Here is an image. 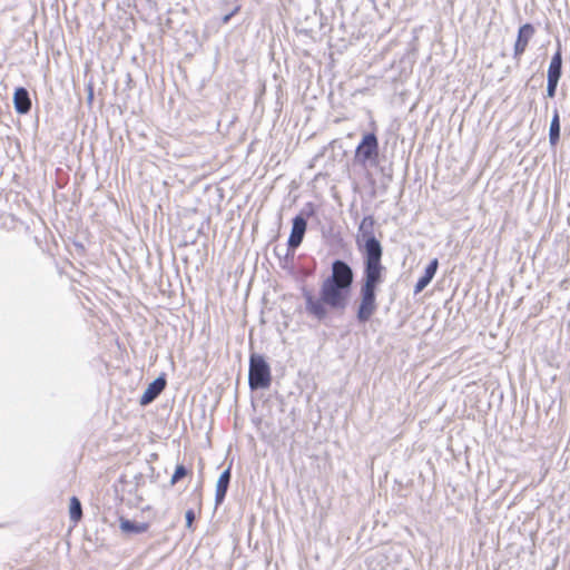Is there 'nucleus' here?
Returning <instances> with one entry per match:
<instances>
[{"instance_id": "nucleus-15", "label": "nucleus", "mask_w": 570, "mask_h": 570, "mask_svg": "<svg viewBox=\"0 0 570 570\" xmlns=\"http://www.w3.org/2000/svg\"><path fill=\"white\" fill-rule=\"evenodd\" d=\"M188 474V470L185 465L178 464L171 475L170 483L175 484Z\"/></svg>"}, {"instance_id": "nucleus-13", "label": "nucleus", "mask_w": 570, "mask_h": 570, "mask_svg": "<svg viewBox=\"0 0 570 570\" xmlns=\"http://www.w3.org/2000/svg\"><path fill=\"white\" fill-rule=\"evenodd\" d=\"M560 139V116L557 108L553 110V116L549 128V142L556 146Z\"/></svg>"}, {"instance_id": "nucleus-2", "label": "nucleus", "mask_w": 570, "mask_h": 570, "mask_svg": "<svg viewBox=\"0 0 570 570\" xmlns=\"http://www.w3.org/2000/svg\"><path fill=\"white\" fill-rule=\"evenodd\" d=\"M354 282L352 267L343 259H335L331 265V275L321 284L320 297L304 289L306 312L318 321L327 316V307L343 311L347 306L348 296Z\"/></svg>"}, {"instance_id": "nucleus-14", "label": "nucleus", "mask_w": 570, "mask_h": 570, "mask_svg": "<svg viewBox=\"0 0 570 570\" xmlns=\"http://www.w3.org/2000/svg\"><path fill=\"white\" fill-rule=\"evenodd\" d=\"M69 514L70 519L75 522H78L82 517V507L80 501L76 497H72L70 499Z\"/></svg>"}, {"instance_id": "nucleus-20", "label": "nucleus", "mask_w": 570, "mask_h": 570, "mask_svg": "<svg viewBox=\"0 0 570 570\" xmlns=\"http://www.w3.org/2000/svg\"><path fill=\"white\" fill-rule=\"evenodd\" d=\"M275 254H276L278 257H281L282 252H278V250H277V248H275Z\"/></svg>"}, {"instance_id": "nucleus-5", "label": "nucleus", "mask_w": 570, "mask_h": 570, "mask_svg": "<svg viewBox=\"0 0 570 570\" xmlns=\"http://www.w3.org/2000/svg\"><path fill=\"white\" fill-rule=\"evenodd\" d=\"M307 228V222L303 215H296L292 220V229L287 240L285 258H293L294 250L302 244Z\"/></svg>"}, {"instance_id": "nucleus-8", "label": "nucleus", "mask_w": 570, "mask_h": 570, "mask_svg": "<svg viewBox=\"0 0 570 570\" xmlns=\"http://www.w3.org/2000/svg\"><path fill=\"white\" fill-rule=\"evenodd\" d=\"M13 107L19 115H26L31 110L32 102L29 91L24 87L16 88L13 92Z\"/></svg>"}, {"instance_id": "nucleus-11", "label": "nucleus", "mask_w": 570, "mask_h": 570, "mask_svg": "<svg viewBox=\"0 0 570 570\" xmlns=\"http://www.w3.org/2000/svg\"><path fill=\"white\" fill-rule=\"evenodd\" d=\"M119 529L122 533L131 535V534H140L146 532L149 529L148 522H136L129 519L121 517L119 519Z\"/></svg>"}, {"instance_id": "nucleus-12", "label": "nucleus", "mask_w": 570, "mask_h": 570, "mask_svg": "<svg viewBox=\"0 0 570 570\" xmlns=\"http://www.w3.org/2000/svg\"><path fill=\"white\" fill-rule=\"evenodd\" d=\"M561 76H562V52H561L560 45H558V49L553 53L550 65L548 67L547 78L560 80Z\"/></svg>"}, {"instance_id": "nucleus-16", "label": "nucleus", "mask_w": 570, "mask_h": 570, "mask_svg": "<svg viewBox=\"0 0 570 570\" xmlns=\"http://www.w3.org/2000/svg\"><path fill=\"white\" fill-rule=\"evenodd\" d=\"M559 80L547 78V97L553 98L557 92Z\"/></svg>"}, {"instance_id": "nucleus-19", "label": "nucleus", "mask_w": 570, "mask_h": 570, "mask_svg": "<svg viewBox=\"0 0 570 570\" xmlns=\"http://www.w3.org/2000/svg\"><path fill=\"white\" fill-rule=\"evenodd\" d=\"M88 99H89V100H91V99H92V89H91V88H90V90H89Z\"/></svg>"}, {"instance_id": "nucleus-7", "label": "nucleus", "mask_w": 570, "mask_h": 570, "mask_svg": "<svg viewBox=\"0 0 570 570\" xmlns=\"http://www.w3.org/2000/svg\"><path fill=\"white\" fill-rule=\"evenodd\" d=\"M535 30L531 23L522 24L518 30L517 41L514 43L513 57L519 59L527 49L530 39L533 37Z\"/></svg>"}, {"instance_id": "nucleus-1", "label": "nucleus", "mask_w": 570, "mask_h": 570, "mask_svg": "<svg viewBox=\"0 0 570 570\" xmlns=\"http://www.w3.org/2000/svg\"><path fill=\"white\" fill-rule=\"evenodd\" d=\"M375 220L373 216H365L360 226L356 238L357 246L363 254V277L360 288V304L356 318L366 323L377 309L376 293L384 279L385 267L382 264L383 247L374 234Z\"/></svg>"}, {"instance_id": "nucleus-17", "label": "nucleus", "mask_w": 570, "mask_h": 570, "mask_svg": "<svg viewBox=\"0 0 570 570\" xmlns=\"http://www.w3.org/2000/svg\"><path fill=\"white\" fill-rule=\"evenodd\" d=\"M185 519L187 528H191V524L195 520V512L193 510H187L185 513Z\"/></svg>"}, {"instance_id": "nucleus-6", "label": "nucleus", "mask_w": 570, "mask_h": 570, "mask_svg": "<svg viewBox=\"0 0 570 570\" xmlns=\"http://www.w3.org/2000/svg\"><path fill=\"white\" fill-rule=\"evenodd\" d=\"M166 384L167 381L165 374L159 375L153 382H150L145 392L142 393V395L140 396V405L146 406L154 402L165 390Z\"/></svg>"}, {"instance_id": "nucleus-18", "label": "nucleus", "mask_w": 570, "mask_h": 570, "mask_svg": "<svg viewBox=\"0 0 570 570\" xmlns=\"http://www.w3.org/2000/svg\"><path fill=\"white\" fill-rule=\"evenodd\" d=\"M232 16H233V12H232V13H229V14H226V16L223 18V21H224V22H228Z\"/></svg>"}, {"instance_id": "nucleus-3", "label": "nucleus", "mask_w": 570, "mask_h": 570, "mask_svg": "<svg viewBox=\"0 0 570 570\" xmlns=\"http://www.w3.org/2000/svg\"><path fill=\"white\" fill-rule=\"evenodd\" d=\"M271 366L261 354L253 353L249 357L248 385L252 391L265 390L271 386Z\"/></svg>"}, {"instance_id": "nucleus-4", "label": "nucleus", "mask_w": 570, "mask_h": 570, "mask_svg": "<svg viewBox=\"0 0 570 570\" xmlns=\"http://www.w3.org/2000/svg\"><path fill=\"white\" fill-rule=\"evenodd\" d=\"M379 157V140L374 132H367L363 136L361 142L355 149V161L365 166L368 161L376 163Z\"/></svg>"}, {"instance_id": "nucleus-9", "label": "nucleus", "mask_w": 570, "mask_h": 570, "mask_svg": "<svg viewBox=\"0 0 570 570\" xmlns=\"http://www.w3.org/2000/svg\"><path fill=\"white\" fill-rule=\"evenodd\" d=\"M230 478H232L230 466H228L220 473V475L217 480L216 492H215L216 505L222 504L223 501L225 500L227 491H228V487L230 483Z\"/></svg>"}, {"instance_id": "nucleus-10", "label": "nucleus", "mask_w": 570, "mask_h": 570, "mask_svg": "<svg viewBox=\"0 0 570 570\" xmlns=\"http://www.w3.org/2000/svg\"><path fill=\"white\" fill-rule=\"evenodd\" d=\"M439 267L438 258H433L424 269V274L417 279L414 286V294L422 292L433 279Z\"/></svg>"}]
</instances>
